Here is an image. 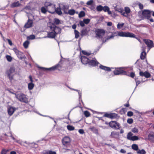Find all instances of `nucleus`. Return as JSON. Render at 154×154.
Instances as JSON below:
<instances>
[{"instance_id":"nucleus-1","label":"nucleus","mask_w":154,"mask_h":154,"mask_svg":"<svg viewBox=\"0 0 154 154\" xmlns=\"http://www.w3.org/2000/svg\"><path fill=\"white\" fill-rule=\"evenodd\" d=\"M142 20L147 19L152 22H154L153 20L151 18V12L148 10H144L142 11L141 17H140Z\"/></svg>"},{"instance_id":"nucleus-2","label":"nucleus","mask_w":154,"mask_h":154,"mask_svg":"<svg viewBox=\"0 0 154 154\" xmlns=\"http://www.w3.org/2000/svg\"><path fill=\"white\" fill-rule=\"evenodd\" d=\"M114 34L117 35L121 37H129L131 38H135L136 35L132 33L129 32H115Z\"/></svg>"},{"instance_id":"nucleus-3","label":"nucleus","mask_w":154,"mask_h":154,"mask_svg":"<svg viewBox=\"0 0 154 154\" xmlns=\"http://www.w3.org/2000/svg\"><path fill=\"white\" fill-rule=\"evenodd\" d=\"M15 72V68L14 67H11L7 70L6 74L10 81H11L14 79V73Z\"/></svg>"},{"instance_id":"nucleus-4","label":"nucleus","mask_w":154,"mask_h":154,"mask_svg":"<svg viewBox=\"0 0 154 154\" xmlns=\"http://www.w3.org/2000/svg\"><path fill=\"white\" fill-rule=\"evenodd\" d=\"M123 67L116 68L113 71V73L116 75H126V72L124 70Z\"/></svg>"},{"instance_id":"nucleus-5","label":"nucleus","mask_w":154,"mask_h":154,"mask_svg":"<svg viewBox=\"0 0 154 154\" xmlns=\"http://www.w3.org/2000/svg\"><path fill=\"white\" fill-rule=\"evenodd\" d=\"M46 7L48 9V11L50 13L54 14L55 12V6L53 4L48 3L46 4Z\"/></svg>"},{"instance_id":"nucleus-6","label":"nucleus","mask_w":154,"mask_h":154,"mask_svg":"<svg viewBox=\"0 0 154 154\" xmlns=\"http://www.w3.org/2000/svg\"><path fill=\"white\" fill-rule=\"evenodd\" d=\"M95 33L97 37L99 38H101L104 36L105 33L104 30L102 29H97L95 31Z\"/></svg>"},{"instance_id":"nucleus-7","label":"nucleus","mask_w":154,"mask_h":154,"mask_svg":"<svg viewBox=\"0 0 154 154\" xmlns=\"http://www.w3.org/2000/svg\"><path fill=\"white\" fill-rule=\"evenodd\" d=\"M127 138L128 140L133 141L137 140L139 139L137 136H133V133L130 132L127 134Z\"/></svg>"},{"instance_id":"nucleus-8","label":"nucleus","mask_w":154,"mask_h":154,"mask_svg":"<svg viewBox=\"0 0 154 154\" xmlns=\"http://www.w3.org/2000/svg\"><path fill=\"white\" fill-rule=\"evenodd\" d=\"M13 50L19 59L21 60L24 58V55L23 53L19 51L16 48H14Z\"/></svg>"},{"instance_id":"nucleus-9","label":"nucleus","mask_w":154,"mask_h":154,"mask_svg":"<svg viewBox=\"0 0 154 154\" xmlns=\"http://www.w3.org/2000/svg\"><path fill=\"white\" fill-rule=\"evenodd\" d=\"M50 28L56 34L60 33L61 32V29L57 26L54 24H52L50 27Z\"/></svg>"},{"instance_id":"nucleus-10","label":"nucleus","mask_w":154,"mask_h":154,"mask_svg":"<svg viewBox=\"0 0 154 154\" xmlns=\"http://www.w3.org/2000/svg\"><path fill=\"white\" fill-rule=\"evenodd\" d=\"M143 41L147 45L149 50H150L153 47V43L152 41L147 39H143Z\"/></svg>"},{"instance_id":"nucleus-11","label":"nucleus","mask_w":154,"mask_h":154,"mask_svg":"<svg viewBox=\"0 0 154 154\" xmlns=\"http://www.w3.org/2000/svg\"><path fill=\"white\" fill-rule=\"evenodd\" d=\"M109 126L112 128L114 129H119V125L118 123L115 121H112L109 123Z\"/></svg>"},{"instance_id":"nucleus-12","label":"nucleus","mask_w":154,"mask_h":154,"mask_svg":"<svg viewBox=\"0 0 154 154\" xmlns=\"http://www.w3.org/2000/svg\"><path fill=\"white\" fill-rule=\"evenodd\" d=\"M139 75L142 77L144 76L145 78H148L151 77V74L149 72L145 71L144 72L140 71L139 72Z\"/></svg>"},{"instance_id":"nucleus-13","label":"nucleus","mask_w":154,"mask_h":154,"mask_svg":"<svg viewBox=\"0 0 154 154\" xmlns=\"http://www.w3.org/2000/svg\"><path fill=\"white\" fill-rule=\"evenodd\" d=\"M82 63L84 64H88L89 60L87 57L82 56L80 58Z\"/></svg>"},{"instance_id":"nucleus-14","label":"nucleus","mask_w":154,"mask_h":154,"mask_svg":"<svg viewBox=\"0 0 154 154\" xmlns=\"http://www.w3.org/2000/svg\"><path fill=\"white\" fill-rule=\"evenodd\" d=\"M59 66V64L56 65L51 67L49 68H45L43 67H41L43 70H48L49 71H55L57 69Z\"/></svg>"},{"instance_id":"nucleus-15","label":"nucleus","mask_w":154,"mask_h":154,"mask_svg":"<svg viewBox=\"0 0 154 154\" xmlns=\"http://www.w3.org/2000/svg\"><path fill=\"white\" fill-rule=\"evenodd\" d=\"M105 116L111 119L116 118L117 115L115 113H106L104 115Z\"/></svg>"},{"instance_id":"nucleus-16","label":"nucleus","mask_w":154,"mask_h":154,"mask_svg":"<svg viewBox=\"0 0 154 154\" xmlns=\"http://www.w3.org/2000/svg\"><path fill=\"white\" fill-rule=\"evenodd\" d=\"M99 64V62L95 59L94 60H90L89 61L88 64L89 65L92 66H97Z\"/></svg>"},{"instance_id":"nucleus-17","label":"nucleus","mask_w":154,"mask_h":154,"mask_svg":"<svg viewBox=\"0 0 154 154\" xmlns=\"http://www.w3.org/2000/svg\"><path fill=\"white\" fill-rule=\"evenodd\" d=\"M32 20H31L29 19L27 23L25 24L24 27L26 29L31 27L32 26Z\"/></svg>"},{"instance_id":"nucleus-18","label":"nucleus","mask_w":154,"mask_h":154,"mask_svg":"<svg viewBox=\"0 0 154 154\" xmlns=\"http://www.w3.org/2000/svg\"><path fill=\"white\" fill-rule=\"evenodd\" d=\"M16 109H17L13 107L10 106L8 107V112L9 115L11 116L12 115Z\"/></svg>"},{"instance_id":"nucleus-19","label":"nucleus","mask_w":154,"mask_h":154,"mask_svg":"<svg viewBox=\"0 0 154 154\" xmlns=\"http://www.w3.org/2000/svg\"><path fill=\"white\" fill-rule=\"evenodd\" d=\"M21 5V3L19 1L16 2H14L12 3L10 5L11 8H13L15 7H17L20 6Z\"/></svg>"},{"instance_id":"nucleus-20","label":"nucleus","mask_w":154,"mask_h":154,"mask_svg":"<svg viewBox=\"0 0 154 154\" xmlns=\"http://www.w3.org/2000/svg\"><path fill=\"white\" fill-rule=\"evenodd\" d=\"M20 101L25 103L28 102V98L26 97H16Z\"/></svg>"},{"instance_id":"nucleus-21","label":"nucleus","mask_w":154,"mask_h":154,"mask_svg":"<svg viewBox=\"0 0 154 154\" xmlns=\"http://www.w3.org/2000/svg\"><path fill=\"white\" fill-rule=\"evenodd\" d=\"M62 141L63 144L65 145L70 142V138L68 137H65L63 139Z\"/></svg>"},{"instance_id":"nucleus-22","label":"nucleus","mask_w":154,"mask_h":154,"mask_svg":"<svg viewBox=\"0 0 154 154\" xmlns=\"http://www.w3.org/2000/svg\"><path fill=\"white\" fill-rule=\"evenodd\" d=\"M99 67L101 69L104 70L105 71H109L111 70V69L109 67L104 66L102 65H100V66Z\"/></svg>"},{"instance_id":"nucleus-23","label":"nucleus","mask_w":154,"mask_h":154,"mask_svg":"<svg viewBox=\"0 0 154 154\" xmlns=\"http://www.w3.org/2000/svg\"><path fill=\"white\" fill-rule=\"evenodd\" d=\"M56 34L54 32H50L48 33V37L49 38H55L56 36Z\"/></svg>"},{"instance_id":"nucleus-24","label":"nucleus","mask_w":154,"mask_h":154,"mask_svg":"<svg viewBox=\"0 0 154 154\" xmlns=\"http://www.w3.org/2000/svg\"><path fill=\"white\" fill-rule=\"evenodd\" d=\"M119 135L118 132L116 131H112L111 133V136L112 137L116 138L118 137Z\"/></svg>"},{"instance_id":"nucleus-25","label":"nucleus","mask_w":154,"mask_h":154,"mask_svg":"<svg viewBox=\"0 0 154 154\" xmlns=\"http://www.w3.org/2000/svg\"><path fill=\"white\" fill-rule=\"evenodd\" d=\"M60 23H61L60 20L58 19L55 18L54 19V23L52 24H54L55 25H59Z\"/></svg>"},{"instance_id":"nucleus-26","label":"nucleus","mask_w":154,"mask_h":154,"mask_svg":"<svg viewBox=\"0 0 154 154\" xmlns=\"http://www.w3.org/2000/svg\"><path fill=\"white\" fill-rule=\"evenodd\" d=\"M55 12L59 15H60L62 14L61 9L60 8H55Z\"/></svg>"},{"instance_id":"nucleus-27","label":"nucleus","mask_w":154,"mask_h":154,"mask_svg":"<svg viewBox=\"0 0 154 154\" xmlns=\"http://www.w3.org/2000/svg\"><path fill=\"white\" fill-rule=\"evenodd\" d=\"M146 53L145 52H142L140 54V58L141 59L143 60L146 58Z\"/></svg>"},{"instance_id":"nucleus-28","label":"nucleus","mask_w":154,"mask_h":154,"mask_svg":"<svg viewBox=\"0 0 154 154\" xmlns=\"http://www.w3.org/2000/svg\"><path fill=\"white\" fill-rule=\"evenodd\" d=\"M148 139L150 141L154 142V135L152 134H150L148 135Z\"/></svg>"},{"instance_id":"nucleus-29","label":"nucleus","mask_w":154,"mask_h":154,"mask_svg":"<svg viewBox=\"0 0 154 154\" xmlns=\"http://www.w3.org/2000/svg\"><path fill=\"white\" fill-rule=\"evenodd\" d=\"M34 86V84L32 83H29L28 84V87L29 90H32Z\"/></svg>"},{"instance_id":"nucleus-30","label":"nucleus","mask_w":154,"mask_h":154,"mask_svg":"<svg viewBox=\"0 0 154 154\" xmlns=\"http://www.w3.org/2000/svg\"><path fill=\"white\" fill-rule=\"evenodd\" d=\"M131 148L133 150L137 151L138 149V146L137 144H133L131 146Z\"/></svg>"},{"instance_id":"nucleus-31","label":"nucleus","mask_w":154,"mask_h":154,"mask_svg":"<svg viewBox=\"0 0 154 154\" xmlns=\"http://www.w3.org/2000/svg\"><path fill=\"white\" fill-rule=\"evenodd\" d=\"M75 11L73 9H71L69 10L68 13L71 15H73L75 13Z\"/></svg>"},{"instance_id":"nucleus-32","label":"nucleus","mask_w":154,"mask_h":154,"mask_svg":"<svg viewBox=\"0 0 154 154\" xmlns=\"http://www.w3.org/2000/svg\"><path fill=\"white\" fill-rule=\"evenodd\" d=\"M41 12L44 14H45L46 13V12L48 11V9H47L46 7H42L41 8Z\"/></svg>"},{"instance_id":"nucleus-33","label":"nucleus","mask_w":154,"mask_h":154,"mask_svg":"<svg viewBox=\"0 0 154 154\" xmlns=\"http://www.w3.org/2000/svg\"><path fill=\"white\" fill-rule=\"evenodd\" d=\"M137 153L138 154H146V152L144 149H139L137 151Z\"/></svg>"},{"instance_id":"nucleus-34","label":"nucleus","mask_w":154,"mask_h":154,"mask_svg":"<svg viewBox=\"0 0 154 154\" xmlns=\"http://www.w3.org/2000/svg\"><path fill=\"white\" fill-rule=\"evenodd\" d=\"M74 33L75 35V38H78L79 36V32L77 30H74Z\"/></svg>"},{"instance_id":"nucleus-35","label":"nucleus","mask_w":154,"mask_h":154,"mask_svg":"<svg viewBox=\"0 0 154 154\" xmlns=\"http://www.w3.org/2000/svg\"><path fill=\"white\" fill-rule=\"evenodd\" d=\"M135 81L136 82V86H138L141 83H143L145 81H140L138 79V78H136L135 79Z\"/></svg>"},{"instance_id":"nucleus-36","label":"nucleus","mask_w":154,"mask_h":154,"mask_svg":"<svg viewBox=\"0 0 154 154\" xmlns=\"http://www.w3.org/2000/svg\"><path fill=\"white\" fill-rule=\"evenodd\" d=\"M29 111H34L35 112L37 113V111H36V109L34 108V106H29Z\"/></svg>"},{"instance_id":"nucleus-37","label":"nucleus","mask_w":154,"mask_h":154,"mask_svg":"<svg viewBox=\"0 0 154 154\" xmlns=\"http://www.w3.org/2000/svg\"><path fill=\"white\" fill-rule=\"evenodd\" d=\"M85 16V13L84 11H82L80 12L79 14V17H82Z\"/></svg>"},{"instance_id":"nucleus-38","label":"nucleus","mask_w":154,"mask_h":154,"mask_svg":"<svg viewBox=\"0 0 154 154\" xmlns=\"http://www.w3.org/2000/svg\"><path fill=\"white\" fill-rule=\"evenodd\" d=\"M29 44V42L28 41H26L23 44V46L25 48H28Z\"/></svg>"},{"instance_id":"nucleus-39","label":"nucleus","mask_w":154,"mask_h":154,"mask_svg":"<svg viewBox=\"0 0 154 154\" xmlns=\"http://www.w3.org/2000/svg\"><path fill=\"white\" fill-rule=\"evenodd\" d=\"M67 128L69 131H73L75 129V128L72 126L70 125H67Z\"/></svg>"},{"instance_id":"nucleus-40","label":"nucleus","mask_w":154,"mask_h":154,"mask_svg":"<svg viewBox=\"0 0 154 154\" xmlns=\"http://www.w3.org/2000/svg\"><path fill=\"white\" fill-rule=\"evenodd\" d=\"M131 131L134 133H138L139 131L137 128L134 127L131 129Z\"/></svg>"},{"instance_id":"nucleus-41","label":"nucleus","mask_w":154,"mask_h":154,"mask_svg":"<svg viewBox=\"0 0 154 154\" xmlns=\"http://www.w3.org/2000/svg\"><path fill=\"white\" fill-rule=\"evenodd\" d=\"M96 9L97 11H100L103 10V7L101 5H99L97 7Z\"/></svg>"},{"instance_id":"nucleus-42","label":"nucleus","mask_w":154,"mask_h":154,"mask_svg":"<svg viewBox=\"0 0 154 154\" xmlns=\"http://www.w3.org/2000/svg\"><path fill=\"white\" fill-rule=\"evenodd\" d=\"M90 21V19L88 18L85 19H84L83 20V21L84 23L85 24H88L89 23Z\"/></svg>"},{"instance_id":"nucleus-43","label":"nucleus","mask_w":154,"mask_h":154,"mask_svg":"<svg viewBox=\"0 0 154 154\" xmlns=\"http://www.w3.org/2000/svg\"><path fill=\"white\" fill-rule=\"evenodd\" d=\"M87 31L86 29H83L81 31V35H85L87 33Z\"/></svg>"},{"instance_id":"nucleus-44","label":"nucleus","mask_w":154,"mask_h":154,"mask_svg":"<svg viewBox=\"0 0 154 154\" xmlns=\"http://www.w3.org/2000/svg\"><path fill=\"white\" fill-rule=\"evenodd\" d=\"M6 58L7 60L9 62H11L12 60V57L10 55H6Z\"/></svg>"},{"instance_id":"nucleus-45","label":"nucleus","mask_w":154,"mask_h":154,"mask_svg":"<svg viewBox=\"0 0 154 154\" xmlns=\"http://www.w3.org/2000/svg\"><path fill=\"white\" fill-rule=\"evenodd\" d=\"M84 114L85 116L86 117H88L90 116V113L87 111H85L84 112Z\"/></svg>"},{"instance_id":"nucleus-46","label":"nucleus","mask_w":154,"mask_h":154,"mask_svg":"<svg viewBox=\"0 0 154 154\" xmlns=\"http://www.w3.org/2000/svg\"><path fill=\"white\" fill-rule=\"evenodd\" d=\"M124 25V23H118L117 25V28L119 29H121Z\"/></svg>"},{"instance_id":"nucleus-47","label":"nucleus","mask_w":154,"mask_h":154,"mask_svg":"<svg viewBox=\"0 0 154 154\" xmlns=\"http://www.w3.org/2000/svg\"><path fill=\"white\" fill-rule=\"evenodd\" d=\"M44 154H56V152L54 151H47Z\"/></svg>"},{"instance_id":"nucleus-48","label":"nucleus","mask_w":154,"mask_h":154,"mask_svg":"<svg viewBox=\"0 0 154 154\" xmlns=\"http://www.w3.org/2000/svg\"><path fill=\"white\" fill-rule=\"evenodd\" d=\"M109 10V8L107 6H105L103 7V10L104 12L108 11Z\"/></svg>"},{"instance_id":"nucleus-49","label":"nucleus","mask_w":154,"mask_h":154,"mask_svg":"<svg viewBox=\"0 0 154 154\" xmlns=\"http://www.w3.org/2000/svg\"><path fill=\"white\" fill-rule=\"evenodd\" d=\"M125 11L128 14H129L131 11V10L129 8L126 7L125 8Z\"/></svg>"},{"instance_id":"nucleus-50","label":"nucleus","mask_w":154,"mask_h":154,"mask_svg":"<svg viewBox=\"0 0 154 154\" xmlns=\"http://www.w3.org/2000/svg\"><path fill=\"white\" fill-rule=\"evenodd\" d=\"M127 111V109L126 108H122L120 111V113L121 114H125Z\"/></svg>"},{"instance_id":"nucleus-51","label":"nucleus","mask_w":154,"mask_h":154,"mask_svg":"<svg viewBox=\"0 0 154 154\" xmlns=\"http://www.w3.org/2000/svg\"><path fill=\"white\" fill-rule=\"evenodd\" d=\"M127 122L129 124H131L133 123V120L131 118L128 119L127 120Z\"/></svg>"},{"instance_id":"nucleus-52","label":"nucleus","mask_w":154,"mask_h":154,"mask_svg":"<svg viewBox=\"0 0 154 154\" xmlns=\"http://www.w3.org/2000/svg\"><path fill=\"white\" fill-rule=\"evenodd\" d=\"M128 75L132 78H134L135 76V73L133 72H131L130 73V75Z\"/></svg>"},{"instance_id":"nucleus-53","label":"nucleus","mask_w":154,"mask_h":154,"mask_svg":"<svg viewBox=\"0 0 154 154\" xmlns=\"http://www.w3.org/2000/svg\"><path fill=\"white\" fill-rule=\"evenodd\" d=\"M117 36V35L115 34V35H113L112 34L110 36H108V37L106 38V40H109V39H110L111 38H113L114 36Z\"/></svg>"},{"instance_id":"nucleus-54","label":"nucleus","mask_w":154,"mask_h":154,"mask_svg":"<svg viewBox=\"0 0 154 154\" xmlns=\"http://www.w3.org/2000/svg\"><path fill=\"white\" fill-rule=\"evenodd\" d=\"M133 112L131 111H129L128 112L127 115L128 116H131L133 115Z\"/></svg>"},{"instance_id":"nucleus-55","label":"nucleus","mask_w":154,"mask_h":154,"mask_svg":"<svg viewBox=\"0 0 154 154\" xmlns=\"http://www.w3.org/2000/svg\"><path fill=\"white\" fill-rule=\"evenodd\" d=\"M79 23L81 27H83L85 26V23L83 21H80L79 22Z\"/></svg>"},{"instance_id":"nucleus-56","label":"nucleus","mask_w":154,"mask_h":154,"mask_svg":"<svg viewBox=\"0 0 154 154\" xmlns=\"http://www.w3.org/2000/svg\"><path fill=\"white\" fill-rule=\"evenodd\" d=\"M5 136H9L10 137H11L14 140H15V138H14V137H13L12 136L11 132L9 133V135H7L6 134H5Z\"/></svg>"},{"instance_id":"nucleus-57","label":"nucleus","mask_w":154,"mask_h":154,"mask_svg":"<svg viewBox=\"0 0 154 154\" xmlns=\"http://www.w3.org/2000/svg\"><path fill=\"white\" fill-rule=\"evenodd\" d=\"M93 3V1L92 0H90L88 1L86 4L87 5H91Z\"/></svg>"},{"instance_id":"nucleus-58","label":"nucleus","mask_w":154,"mask_h":154,"mask_svg":"<svg viewBox=\"0 0 154 154\" xmlns=\"http://www.w3.org/2000/svg\"><path fill=\"white\" fill-rule=\"evenodd\" d=\"M28 38L30 39H33L35 38V36L34 35H32L29 36Z\"/></svg>"},{"instance_id":"nucleus-59","label":"nucleus","mask_w":154,"mask_h":154,"mask_svg":"<svg viewBox=\"0 0 154 154\" xmlns=\"http://www.w3.org/2000/svg\"><path fill=\"white\" fill-rule=\"evenodd\" d=\"M138 6L140 10H142L143 9V5L141 3H139L138 4Z\"/></svg>"},{"instance_id":"nucleus-60","label":"nucleus","mask_w":154,"mask_h":154,"mask_svg":"<svg viewBox=\"0 0 154 154\" xmlns=\"http://www.w3.org/2000/svg\"><path fill=\"white\" fill-rule=\"evenodd\" d=\"M82 53L85 55H90V54L89 53H88V52H87V51H82Z\"/></svg>"},{"instance_id":"nucleus-61","label":"nucleus","mask_w":154,"mask_h":154,"mask_svg":"<svg viewBox=\"0 0 154 154\" xmlns=\"http://www.w3.org/2000/svg\"><path fill=\"white\" fill-rule=\"evenodd\" d=\"M7 40L8 44L9 45L11 46L12 45H13L12 42V41L9 39H7Z\"/></svg>"},{"instance_id":"nucleus-62","label":"nucleus","mask_w":154,"mask_h":154,"mask_svg":"<svg viewBox=\"0 0 154 154\" xmlns=\"http://www.w3.org/2000/svg\"><path fill=\"white\" fill-rule=\"evenodd\" d=\"M142 51L143 52H145V49H146V46L144 45H142Z\"/></svg>"},{"instance_id":"nucleus-63","label":"nucleus","mask_w":154,"mask_h":154,"mask_svg":"<svg viewBox=\"0 0 154 154\" xmlns=\"http://www.w3.org/2000/svg\"><path fill=\"white\" fill-rule=\"evenodd\" d=\"M79 132L81 134H83L85 133L84 130L82 129H79Z\"/></svg>"},{"instance_id":"nucleus-64","label":"nucleus","mask_w":154,"mask_h":154,"mask_svg":"<svg viewBox=\"0 0 154 154\" xmlns=\"http://www.w3.org/2000/svg\"><path fill=\"white\" fill-rule=\"evenodd\" d=\"M6 152L5 149H3L2 151L1 154H6Z\"/></svg>"}]
</instances>
